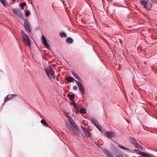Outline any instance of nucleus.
Here are the masks:
<instances>
[{"instance_id": "a19ab883", "label": "nucleus", "mask_w": 157, "mask_h": 157, "mask_svg": "<svg viewBox=\"0 0 157 157\" xmlns=\"http://www.w3.org/2000/svg\"><path fill=\"white\" fill-rule=\"evenodd\" d=\"M138 149L137 148V149H134L133 150V151H138Z\"/></svg>"}, {"instance_id": "8fccbe9b", "label": "nucleus", "mask_w": 157, "mask_h": 157, "mask_svg": "<svg viewBox=\"0 0 157 157\" xmlns=\"http://www.w3.org/2000/svg\"><path fill=\"white\" fill-rule=\"evenodd\" d=\"M78 140H80L78 138Z\"/></svg>"}, {"instance_id": "864d4df0", "label": "nucleus", "mask_w": 157, "mask_h": 157, "mask_svg": "<svg viewBox=\"0 0 157 157\" xmlns=\"http://www.w3.org/2000/svg\"><path fill=\"white\" fill-rule=\"evenodd\" d=\"M74 109L72 108V110H73Z\"/></svg>"}, {"instance_id": "72a5a7b5", "label": "nucleus", "mask_w": 157, "mask_h": 157, "mask_svg": "<svg viewBox=\"0 0 157 157\" xmlns=\"http://www.w3.org/2000/svg\"><path fill=\"white\" fill-rule=\"evenodd\" d=\"M3 5L5 7H8V6H6L5 2H4L2 3Z\"/></svg>"}, {"instance_id": "09e8293b", "label": "nucleus", "mask_w": 157, "mask_h": 157, "mask_svg": "<svg viewBox=\"0 0 157 157\" xmlns=\"http://www.w3.org/2000/svg\"><path fill=\"white\" fill-rule=\"evenodd\" d=\"M136 109L135 111V113H136Z\"/></svg>"}, {"instance_id": "9d476101", "label": "nucleus", "mask_w": 157, "mask_h": 157, "mask_svg": "<svg viewBox=\"0 0 157 157\" xmlns=\"http://www.w3.org/2000/svg\"><path fill=\"white\" fill-rule=\"evenodd\" d=\"M80 127L86 136L90 138L91 136V133L88 131V129L82 125H81Z\"/></svg>"}, {"instance_id": "393cba45", "label": "nucleus", "mask_w": 157, "mask_h": 157, "mask_svg": "<svg viewBox=\"0 0 157 157\" xmlns=\"http://www.w3.org/2000/svg\"><path fill=\"white\" fill-rule=\"evenodd\" d=\"M129 141L132 144H133L136 141V140L135 138L131 137L130 138Z\"/></svg>"}, {"instance_id": "4c0bfd02", "label": "nucleus", "mask_w": 157, "mask_h": 157, "mask_svg": "<svg viewBox=\"0 0 157 157\" xmlns=\"http://www.w3.org/2000/svg\"><path fill=\"white\" fill-rule=\"evenodd\" d=\"M5 3L6 4V6H8V7H10V5L8 2L6 1V2H5Z\"/></svg>"}, {"instance_id": "c03bdc74", "label": "nucleus", "mask_w": 157, "mask_h": 157, "mask_svg": "<svg viewBox=\"0 0 157 157\" xmlns=\"http://www.w3.org/2000/svg\"><path fill=\"white\" fill-rule=\"evenodd\" d=\"M21 32H22V33H23L24 34H25V33H24V31H22Z\"/></svg>"}, {"instance_id": "423d86ee", "label": "nucleus", "mask_w": 157, "mask_h": 157, "mask_svg": "<svg viewBox=\"0 0 157 157\" xmlns=\"http://www.w3.org/2000/svg\"><path fill=\"white\" fill-rule=\"evenodd\" d=\"M90 120L91 122L93 124L95 127L101 132H103L104 131V129L99 124V122L94 118H91Z\"/></svg>"}, {"instance_id": "c9c22d12", "label": "nucleus", "mask_w": 157, "mask_h": 157, "mask_svg": "<svg viewBox=\"0 0 157 157\" xmlns=\"http://www.w3.org/2000/svg\"><path fill=\"white\" fill-rule=\"evenodd\" d=\"M131 150V149H130L129 148H127L125 147H124V150H126V151H128V150Z\"/></svg>"}, {"instance_id": "cd10ccee", "label": "nucleus", "mask_w": 157, "mask_h": 157, "mask_svg": "<svg viewBox=\"0 0 157 157\" xmlns=\"http://www.w3.org/2000/svg\"><path fill=\"white\" fill-rule=\"evenodd\" d=\"M30 15V12L29 10H28L26 12L25 15L26 17H28Z\"/></svg>"}, {"instance_id": "e433bc0d", "label": "nucleus", "mask_w": 157, "mask_h": 157, "mask_svg": "<svg viewBox=\"0 0 157 157\" xmlns=\"http://www.w3.org/2000/svg\"><path fill=\"white\" fill-rule=\"evenodd\" d=\"M78 89L77 87L76 86H75L73 87V89L74 90H76Z\"/></svg>"}, {"instance_id": "7c9ffc66", "label": "nucleus", "mask_w": 157, "mask_h": 157, "mask_svg": "<svg viewBox=\"0 0 157 157\" xmlns=\"http://www.w3.org/2000/svg\"><path fill=\"white\" fill-rule=\"evenodd\" d=\"M71 71V73L72 74V75L76 73L75 70V69H72Z\"/></svg>"}, {"instance_id": "a878e982", "label": "nucleus", "mask_w": 157, "mask_h": 157, "mask_svg": "<svg viewBox=\"0 0 157 157\" xmlns=\"http://www.w3.org/2000/svg\"><path fill=\"white\" fill-rule=\"evenodd\" d=\"M134 146L136 147V148H137L138 147H139L140 145L138 142L137 141H136L133 144Z\"/></svg>"}, {"instance_id": "7ed1b4c3", "label": "nucleus", "mask_w": 157, "mask_h": 157, "mask_svg": "<svg viewBox=\"0 0 157 157\" xmlns=\"http://www.w3.org/2000/svg\"><path fill=\"white\" fill-rule=\"evenodd\" d=\"M110 148L112 151V153L113 154L114 156H117L118 155H120L121 152L120 151L118 147L116 146L113 143H110Z\"/></svg>"}, {"instance_id": "ea45409f", "label": "nucleus", "mask_w": 157, "mask_h": 157, "mask_svg": "<svg viewBox=\"0 0 157 157\" xmlns=\"http://www.w3.org/2000/svg\"><path fill=\"white\" fill-rule=\"evenodd\" d=\"M151 157H156L153 154L151 153Z\"/></svg>"}, {"instance_id": "4d7b16f0", "label": "nucleus", "mask_w": 157, "mask_h": 157, "mask_svg": "<svg viewBox=\"0 0 157 157\" xmlns=\"http://www.w3.org/2000/svg\"><path fill=\"white\" fill-rule=\"evenodd\" d=\"M156 151L157 152V151Z\"/></svg>"}, {"instance_id": "f3484780", "label": "nucleus", "mask_w": 157, "mask_h": 157, "mask_svg": "<svg viewBox=\"0 0 157 157\" xmlns=\"http://www.w3.org/2000/svg\"><path fill=\"white\" fill-rule=\"evenodd\" d=\"M40 122L43 125L44 127H49L50 126L45 121L42 119L41 120Z\"/></svg>"}, {"instance_id": "ddd939ff", "label": "nucleus", "mask_w": 157, "mask_h": 157, "mask_svg": "<svg viewBox=\"0 0 157 157\" xmlns=\"http://www.w3.org/2000/svg\"><path fill=\"white\" fill-rule=\"evenodd\" d=\"M140 2L141 6L144 7V8H147V5L149 2L148 0H140Z\"/></svg>"}, {"instance_id": "f03ea898", "label": "nucleus", "mask_w": 157, "mask_h": 157, "mask_svg": "<svg viewBox=\"0 0 157 157\" xmlns=\"http://www.w3.org/2000/svg\"><path fill=\"white\" fill-rule=\"evenodd\" d=\"M12 10L14 14H16L20 18H21L24 20V26L25 30H27L29 33H31L32 30L29 27L30 26V23L29 21L25 18V15L18 9H13Z\"/></svg>"}, {"instance_id": "6e6d98bb", "label": "nucleus", "mask_w": 157, "mask_h": 157, "mask_svg": "<svg viewBox=\"0 0 157 157\" xmlns=\"http://www.w3.org/2000/svg\"><path fill=\"white\" fill-rule=\"evenodd\" d=\"M103 110L104 111V108H103Z\"/></svg>"}, {"instance_id": "2eb2a0df", "label": "nucleus", "mask_w": 157, "mask_h": 157, "mask_svg": "<svg viewBox=\"0 0 157 157\" xmlns=\"http://www.w3.org/2000/svg\"><path fill=\"white\" fill-rule=\"evenodd\" d=\"M47 69L48 70V72L49 73V74H50L51 72H55L54 70L52 69V67L50 65H49L48 66V68H47L46 67H44V71L46 73V69Z\"/></svg>"}, {"instance_id": "f704fd0d", "label": "nucleus", "mask_w": 157, "mask_h": 157, "mask_svg": "<svg viewBox=\"0 0 157 157\" xmlns=\"http://www.w3.org/2000/svg\"><path fill=\"white\" fill-rule=\"evenodd\" d=\"M81 92V94H82V96H84V95H85V91H82V92Z\"/></svg>"}, {"instance_id": "b1692460", "label": "nucleus", "mask_w": 157, "mask_h": 157, "mask_svg": "<svg viewBox=\"0 0 157 157\" xmlns=\"http://www.w3.org/2000/svg\"><path fill=\"white\" fill-rule=\"evenodd\" d=\"M26 2H22L20 4V6H21V9L22 10H24V6H26Z\"/></svg>"}, {"instance_id": "de8ad7c7", "label": "nucleus", "mask_w": 157, "mask_h": 157, "mask_svg": "<svg viewBox=\"0 0 157 157\" xmlns=\"http://www.w3.org/2000/svg\"><path fill=\"white\" fill-rule=\"evenodd\" d=\"M144 109L145 110V111L147 112L146 110L145 109H146L144 108Z\"/></svg>"}, {"instance_id": "dca6fc26", "label": "nucleus", "mask_w": 157, "mask_h": 157, "mask_svg": "<svg viewBox=\"0 0 157 157\" xmlns=\"http://www.w3.org/2000/svg\"><path fill=\"white\" fill-rule=\"evenodd\" d=\"M65 80H67L69 83L72 82L74 81V80H75L73 77L71 76H69L66 78Z\"/></svg>"}, {"instance_id": "f257e3e1", "label": "nucleus", "mask_w": 157, "mask_h": 157, "mask_svg": "<svg viewBox=\"0 0 157 157\" xmlns=\"http://www.w3.org/2000/svg\"><path fill=\"white\" fill-rule=\"evenodd\" d=\"M68 120L69 121H66L65 122L66 127L75 136H79L81 134V130L71 117H69Z\"/></svg>"}, {"instance_id": "f8f14e48", "label": "nucleus", "mask_w": 157, "mask_h": 157, "mask_svg": "<svg viewBox=\"0 0 157 157\" xmlns=\"http://www.w3.org/2000/svg\"><path fill=\"white\" fill-rule=\"evenodd\" d=\"M136 153L140 155L142 157H151V153H146L144 151H141L140 152H136Z\"/></svg>"}, {"instance_id": "c85d7f7f", "label": "nucleus", "mask_w": 157, "mask_h": 157, "mask_svg": "<svg viewBox=\"0 0 157 157\" xmlns=\"http://www.w3.org/2000/svg\"><path fill=\"white\" fill-rule=\"evenodd\" d=\"M118 144V147H119L120 148H121L123 150H124L125 147L123 145H122L121 144Z\"/></svg>"}, {"instance_id": "aec40b11", "label": "nucleus", "mask_w": 157, "mask_h": 157, "mask_svg": "<svg viewBox=\"0 0 157 157\" xmlns=\"http://www.w3.org/2000/svg\"><path fill=\"white\" fill-rule=\"evenodd\" d=\"M59 35L61 38H66L67 37V34L64 32L62 31L59 33Z\"/></svg>"}, {"instance_id": "a18cd8bd", "label": "nucleus", "mask_w": 157, "mask_h": 157, "mask_svg": "<svg viewBox=\"0 0 157 157\" xmlns=\"http://www.w3.org/2000/svg\"><path fill=\"white\" fill-rule=\"evenodd\" d=\"M151 69H152V70H154V68H153V67H151Z\"/></svg>"}, {"instance_id": "5fc2aeb1", "label": "nucleus", "mask_w": 157, "mask_h": 157, "mask_svg": "<svg viewBox=\"0 0 157 157\" xmlns=\"http://www.w3.org/2000/svg\"><path fill=\"white\" fill-rule=\"evenodd\" d=\"M113 6H115V4H113Z\"/></svg>"}, {"instance_id": "39448f33", "label": "nucleus", "mask_w": 157, "mask_h": 157, "mask_svg": "<svg viewBox=\"0 0 157 157\" xmlns=\"http://www.w3.org/2000/svg\"><path fill=\"white\" fill-rule=\"evenodd\" d=\"M22 39L25 44L29 47V48H31V44L29 36L25 33L22 35Z\"/></svg>"}, {"instance_id": "bb28decb", "label": "nucleus", "mask_w": 157, "mask_h": 157, "mask_svg": "<svg viewBox=\"0 0 157 157\" xmlns=\"http://www.w3.org/2000/svg\"><path fill=\"white\" fill-rule=\"evenodd\" d=\"M137 148V149H138V151H139V152H140L141 151H143L144 149L142 147H141L140 146V145L139 147H138L137 148Z\"/></svg>"}, {"instance_id": "a211bd4d", "label": "nucleus", "mask_w": 157, "mask_h": 157, "mask_svg": "<svg viewBox=\"0 0 157 157\" xmlns=\"http://www.w3.org/2000/svg\"><path fill=\"white\" fill-rule=\"evenodd\" d=\"M66 42L69 44H72L73 43L74 40L72 38L68 37L66 39Z\"/></svg>"}, {"instance_id": "3c124183", "label": "nucleus", "mask_w": 157, "mask_h": 157, "mask_svg": "<svg viewBox=\"0 0 157 157\" xmlns=\"http://www.w3.org/2000/svg\"><path fill=\"white\" fill-rule=\"evenodd\" d=\"M116 6H117V7H119V6H118V5H116Z\"/></svg>"}, {"instance_id": "6e6552de", "label": "nucleus", "mask_w": 157, "mask_h": 157, "mask_svg": "<svg viewBox=\"0 0 157 157\" xmlns=\"http://www.w3.org/2000/svg\"><path fill=\"white\" fill-rule=\"evenodd\" d=\"M41 41L43 44L46 48L48 50L50 49L49 44L44 35H42V36Z\"/></svg>"}, {"instance_id": "58836bf2", "label": "nucleus", "mask_w": 157, "mask_h": 157, "mask_svg": "<svg viewBox=\"0 0 157 157\" xmlns=\"http://www.w3.org/2000/svg\"><path fill=\"white\" fill-rule=\"evenodd\" d=\"M6 2V0H0V2L1 3L5 2Z\"/></svg>"}, {"instance_id": "79ce46f5", "label": "nucleus", "mask_w": 157, "mask_h": 157, "mask_svg": "<svg viewBox=\"0 0 157 157\" xmlns=\"http://www.w3.org/2000/svg\"><path fill=\"white\" fill-rule=\"evenodd\" d=\"M117 156V157H115L114 156V157H122L120 155H118Z\"/></svg>"}, {"instance_id": "4be33fe9", "label": "nucleus", "mask_w": 157, "mask_h": 157, "mask_svg": "<svg viewBox=\"0 0 157 157\" xmlns=\"http://www.w3.org/2000/svg\"><path fill=\"white\" fill-rule=\"evenodd\" d=\"M80 109V113L81 114H85L87 113V111L86 109Z\"/></svg>"}, {"instance_id": "6ab92c4d", "label": "nucleus", "mask_w": 157, "mask_h": 157, "mask_svg": "<svg viewBox=\"0 0 157 157\" xmlns=\"http://www.w3.org/2000/svg\"><path fill=\"white\" fill-rule=\"evenodd\" d=\"M153 7V5L152 3L150 2H149L148 4L147 5V8L145 9L147 11H151L152 9L151 8Z\"/></svg>"}, {"instance_id": "c756f323", "label": "nucleus", "mask_w": 157, "mask_h": 157, "mask_svg": "<svg viewBox=\"0 0 157 157\" xmlns=\"http://www.w3.org/2000/svg\"><path fill=\"white\" fill-rule=\"evenodd\" d=\"M64 114H65V116L66 117L68 118V119L71 116H69V114L67 113L65 111L64 112Z\"/></svg>"}, {"instance_id": "4468645a", "label": "nucleus", "mask_w": 157, "mask_h": 157, "mask_svg": "<svg viewBox=\"0 0 157 157\" xmlns=\"http://www.w3.org/2000/svg\"><path fill=\"white\" fill-rule=\"evenodd\" d=\"M16 94H10L7 95L4 98V101H6L12 99L13 97L17 96Z\"/></svg>"}, {"instance_id": "37998d69", "label": "nucleus", "mask_w": 157, "mask_h": 157, "mask_svg": "<svg viewBox=\"0 0 157 157\" xmlns=\"http://www.w3.org/2000/svg\"><path fill=\"white\" fill-rule=\"evenodd\" d=\"M115 9H114L113 11V13H115Z\"/></svg>"}, {"instance_id": "603ef678", "label": "nucleus", "mask_w": 157, "mask_h": 157, "mask_svg": "<svg viewBox=\"0 0 157 157\" xmlns=\"http://www.w3.org/2000/svg\"><path fill=\"white\" fill-rule=\"evenodd\" d=\"M10 3L11 4H12L13 3H11V2H10Z\"/></svg>"}, {"instance_id": "9b49d317", "label": "nucleus", "mask_w": 157, "mask_h": 157, "mask_svg": "<svg viewBox=\"0 0 157 157\" xmlns=\"http://www.w3.org/2000/svg\"><path fill=\"white\" fill-rule=\"evenodd\" d=\"M46 74L47 76L49 78V79L51 80L52 81V78L55 79L56 78V76L55 75V72H51L50 74H49L48 72V70L47 69H46Z\"/></svg>"}, {"instance_id": "5701e85b", "label": "nucleus", "mask_w": 157, "mask_h": 157, "mask_svg": "<svg viewBox=\"0 0 157 157\" xmlns=\"http://www.w3.org/2000/svg\"><path fill=\"white\" fill-rule=\"evenodd\" d=\"M74 77L76 79H78V80H81V78L79 77L78 75V74L76 73L75 74H73V75Z\"/></svg>"}, {"instance_id": "0eeeda50", "label": "nucleus", "mask_w": 157, "mask_h": 157, "mask_svg": "<svg viewBox=\"0 0 157 157\" xmlns=\"http://www.w3.org/2000/svg\"><path fill=\"white\" fill-rule=\"evenodd\" d=\"M67 97L69 98V100L71 101V104L73 105L75 107L74 108H80L77 105V103L74 100L75 96L74 94H71L70 93H68L67 94ZM80 108H83L81 107Z\"/></svg>"}, {"instance_id": "20e7f679", "label": "nucleus", "mask_w": 157, "mask_h": 157, "mask_svg": "<svg viewBox=\"0 0 157 157\" xmlns=\"http://www.w3.org/2000/svg\"><path fill=\"white\" fill-rule=\"evenodd\" d=\"M93 141L98 147H99L101 150L104 152V153L107 157H114L113 154L112 153L111 151L105 148L103 149L102 147L100 146L96 142L94 141Z\"/></svg>"}, {"instance_id": "2f4dec72", "label": "nucleus", "mask_w": 157, "mask_h": 157, "mask_svg": "<svg viewBox=\"0 0 157 157\" xmlns=\"http://www.w3.org/2000/svg\"><path fill=\"white\" fill-rule=\"evenodd\" d=\"M121 154L124 157H128V155L127 154H124L122 152H121Z\"/></svg>"}, {"instance_id": "49530a36", "label": "nucleus", "mask_w": 157, "mask_h": 157, "mask_svg": "<svg viewBox=\"0 0 157 157\" xmlns=\"http://www.w3.org/2000/svg\"><path fill=\"white\" fill-rule=\"evenodd\" d=\"M36 30H38V28H36Z\"/></svg>"}, {"instance_id": "412c9836", "label": "nucleus", "mask_w": 157, "mask_h": 157, "mask_svg": "<svg viewBox=\"0 0 157 157\" xmlns=\"http://www.w3.org/2000/svg\"><path fill=\"white\" fill-rule=\"evenodd\" d=\"M78 86L80 90V92L85 91V88L83 86V85L82 83L80 84Z\"/></svg>"}, {"instance_id": "1a4fd4ad", "label": "nucleus", "mask_w": 157, "mask_h": 157, "mask_svg": "<svg viewBox=\"0 0 157 157\" xmlns=\"http://www.w3.org/2000/svg\"><path fill=\"white\" fill-rule=\"evenodd\" d=\"M104 135L108 139H111L113 138H115L116 136L114 133L112 131H105Z\"/></svg>"}, {"instance_id": "473e14b6", "label": "nucleus", "mask_w": 157, "mask_h": 157, "mask_svg": "<svg viewBox=\"0 0 157 157\" xmlns=\"http://www.w3.org/2000/svg\"><path fill=\"white\" fill-rule=\"evenodd\" d=\"M75 82L76 83L77 85V86H78L79 85H80V84H81V83L80 82H79L77 80H74Z\"/></svg>"}]
</instances>
